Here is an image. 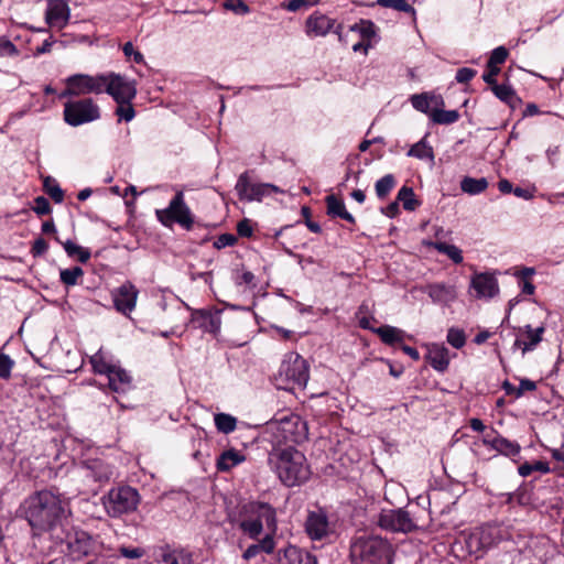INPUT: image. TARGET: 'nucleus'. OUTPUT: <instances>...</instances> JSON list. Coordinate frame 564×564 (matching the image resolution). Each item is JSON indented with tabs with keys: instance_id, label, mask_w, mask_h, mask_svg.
Wrapping results in <instances>:
<instances>
[{
	"instance_id": "nucleus-44",
	"label": "nucleus",
	"mask_w": 564,
	"mask_h": 564,
	"mask_svg": "<svg viewBox=\"0 0 564 564\" xmlns=\"http://www.w3.org/2000/svg\"><path fill=\"white\" fill-rule=\"evenodd\" d=\"M84 275V271L80 267H73L70 269H64L59 272V279L66 286H73L78 283V279Z\"/></svg>"
},
{
	"instance_id": "nucleus-27",
	"label": "nucleus",
	"mask_w": 564,
	"mask_h": 564,
	"mask_svg": "<svg viewBox=\"0 0 564 564\" xmlns=\"http://www.w3.org/2000/svg\"><path fill=\"white\" fill-rule=\"evenodd\" d=\"M274 535L275 534L267 533L263 539L257 540L258 543L249 545L243 552L242 557L248 561L256 557L261 552L272 554L275 549Z\"/></svg>"
},
{
	"instance_id": "nucleus-61",
	"label": "nucleus",
	"mask_w": 564,
	"mask_h": 564,
	"mask_svg": "<svg viewBox=\"0 0 564 564\" xmlns=\"http://www.w3.org/2000/svg\"><path fill=\"white\" fill-rule=\"evenodd\" d=\"M47 249H48L47 242L43 238L40 237L34 240L31 252L34 257H39V256L44 254L47 251Z\"/></svg>"
},
{
	"instance_id": "nucleus-12",
	"label": "nucleus",
	"mask_w": 564,
	"mask_h": 564,
	"mask_svg": "<svg viewBox=\"0 0 564 564\" xmlns=\"http://www.w3.org/2000/svg\"><path fill=\"white\" fill-rule=\"evenodd\" d=\"M378 524L383 530L401 533H410L417 528L410 513L403 509L383 510Z\"/></svg>"
},
{
	"instance_id": "nucleus-23",
	"label": "nucleus",
	"mask_w": 564,
	"mask_h": 564,
	"mask_svg": "<svg viewBox=\"0 0 564 564\" xmlns=\"http://www.w3.org/2000/svg\"><path fill=\"white\" fill-rule=\"evenodd\" d=\"M485 445H489L492 449L506 456H516L520 453V445L500 435L487 434L482 440Z\"/></svg>"
},
{
	"instance_id": "nucleus-33",
	"label": "nucleus",
	"mask_w": 564,
	"mask_h": 564,
	"mask_svg": "<svg viewBox=\"0 0 564 564\" xmlns=\"http://www.w3.org/2000/svg\"><path fill=\"white\" fill-rule=\"evenodd\" d=\"M411 104L414 109L424 112L431 113L430 107L432 104L434 105H443V99L441 97L429 96L427 94L413 95L411 97Z\"/></svg>"
},
{
	"instance_id": "nucleus-64",
	"label": "nucleus",
	"mask_w": 564,
	"mask_h": 564,
	"mask_svg": "<svg viewBox=\"0 0 564 564\" xmlns=\"http://www.w3.org/2000/svg\"><path fill=\"white\" fill-rule=\"evenodd\" d=\"M382 213L390 218L395 217L399 214L398 202H392L391 204H389L384 209H382Z\"/></svg>"
},
{
	"instance_id": "nucleus-4",
	"label": "nucleus",
	"mask_w": 564,
	"mask_h": 564,
	"mask_svg": "<svg viewBox=\"0 0 564 564\" xmlns=\"http://www.w3.org/2000/svg\"><path fill=\"white\" fill-rule=\"evenodd\" d=\"M229 519L232 525L252 540H259L264 525L269 531L268 533L275 534L278 529L275 509L267 502L250 501L243 503L238 512L230 516Z\"/></svg>"
},
{
	"instance_id": "nucleus-7",
	"label": "nucleus",
	"mask_w": 564,
	"mask_h": 564,
	"mask_svg": "<svg viewBox=\"0 0 564 564\" xmlns=\"http://www.w3.org/2000/svg\"><path fill=\"white\" fill-rule=\"evenodd\" d=\"M158 220L165 227H171L177 223L183 228L189 230L194 225V218L189 207L184 202V194L178 191L164 209H156Z\"/></svg>"
},
{
	"instance_id": "nucleus-48",
	"label": "nucleus",
	"mask_w": 564,
	"mask_h": 564,
	"mask_svg": "<svg viewBox=\"0 0 564 564\" xmlns=\"http://www.w3.org/2000/svg\"><path fill=\"white\" fill-rule=\"evenodd\" d=\"M447 343L454 348L459 349L466 343V336L463 329L451 327L447 332Z\"/></svg>"
},
{
	"instance_id": "nucleus-51",
	"label": "nucleus",
	"mask_w": 564,
	"mask_h": 564,
	"mask_svg": "<svg viewBox=\"0 0 564 564\" xmlns=\"http://www.w3.org/2000/svg\"><path fill=\"white\" fill-rule=\"evenodd\" d=\"M508 50L505 46H498L492 52L487 62V66H499L503 64L508 57Z\"/></svg>"
},
{
	"instance_id": "nucleus-30",
	"label": "nucleus",
	"mask_w": 564,
	"mask_h": 564,
	"mask_svg": "<svg viewBox=\"0 0 564 564\" xmlns=\"http://www.w3.org/2000/svg\"><path fill=\"white\" fill-rule=\"evenodd\" d=\"M246 460V456L234 448L227 449L220 454L217 459V469L219 471H229L231 468Z\"/></svg>"
},
{
	"instance_id": "nucleus-52",
	"label": "nucleus",
	"mask_w": 564,
	"mask_h": 564,
	"mask_svg": "<svg viewBox=\"0 0 564 564\" xmlns=\"http://www.w3.org/2000/svg\"><path fill=\"white\" fill-rule=\"evenodd\" d=\"M225 9L232 11L236 14L245 15L250 12L249 7L242 0H231L224 3Z\"/></svg>"
},
{
	"instance_id": "nucleus-5",
	"label": "nucleus",
	"mask_w": 564,
	"mask_h": 564,
	"mask_svg": "<svg viewBox=\"0 0 564 564\" xmlns=\"http://www.w3.org/2000/svg\"><path fill=\"white\" fill-rule=\"evenodd\" d=\"M392 546L383 538L361 533L352 538L349 557L352 564H391Z\"/></svg>"
},
{
	"instance_id": "nucleus-35",
	"label": "nucleus",
	"mask_w": 564,
	"mask_h": 564,
	"mask_svg": "<svg viewBox=\"0 0 564 564\" xmlns=\"http://www.w3.org/2000/svg\"><path fill=\"white\" fill-rule=\"evenodd\" d=\"M429 245L440 253L446 254L454 263L459 264L463 262V253L458 247L443 241H433Z\"/></svg>"
},
{
	"instance_id": "nucleus-9",
	"label": "nucleus",
	"mask_w": 564,
	"mask_h": 564,
	"mask_svg": "<svg viewBox=\"0 0 564 564\" xmlns=\"http://www.w3.org/2000/svg\"><path fill=\"white\" fill-rule=\"evenodd\" d=\"M107 74L96 76L87 74H75L66 78V89L59 95L61 98L68 96H80L88 94H101L105 90Z\"/></svg>"
},
{
	"instance_id": "nucleus-49",
	"label": "nucleus",
	"mask_w": 564,
	"mask_h": 564,
	"mask_svg": "<svg viewBox=\"0 0 564 564\" xmlns=\"http://www.w3.org/2000/svg\"><path fill=\"white\" fill-rule=\"evenodd\" d=\"M350 31L359 32L364 39H370L375 35V24L369 20H360L350 26Z\"/></svg>"
},
{
	"instance_id": "nucleus-53",
	"label": "nucleus",
	"mask_w": 564,
	"mask_h": 564,
	"mask_svg": "<svg viewBox=\"0 0 564 564\" xmlns=\"http://www.w3.org/2000/svg\"><path fill=\"white\" fill-rule=\"evenodd\" d=\"M14 361L6 354L0 352V379H9Z\"/></svg>"
},
{
	"instance_id": "nucleus-36",
	"label": "nucleus",
	"mask_w": 564,
	"mask_h": 564,
	"mask_svg": "<svg viewBox=\"0 0 564 564\" xmlns=\"http://www.w3.org/2000/svg\"><path fill=\"white\" fill-rule=\"evenodd\" d=\"M488 187V182L485 177L474 178L465 176L460 181V189L469 195H477L482 193Z\"/></svg>"
},
{
	"instance_id": "nucleus-11",
	"label": "nucleus",
	"mask_w": 564,
	"mask_h": 564,
	"mask_svg": "<svg viewBox=\"0 0 564 564\" xmlns=\"http://www.w3.org/2000/svg\"><path fill=\"white\" fill-rule=\"evenodd\" d=\"M279 377L292 387L303 388L310 378L308 365L302 356L292 352L281 364Z\"/></svg>"
},
{
	"instance_id": "nucleus-38",
	"label": "nucleus",
	"mask_w": 564,
	"mask_h": 564,
	"mask_svg": "<svg viewBox=\"0 0 564 564\" xmlns=\"http://www.w3.org/2000/svg\"><path fill=\"white\" fill-rule=\"evenodd\" d=\"M90 364L93 366V369L96 373L102 375L106 378H108L112 370H115L118 365L110 364L106 361L101 352H97L90 358Z\"/></svg>"
},
{
	"instance_id": "nucleus-37",
	"label": "nucleus",
	"mask_w": 564,
	"mask_h": 564,
	"mask_svg": "<svg viewBox=\"0 0 564 564\" xmlns=\"http://www.w3.org/2000/svg\"><path fill=\"white\" fill-rule=\"evenodd\" d=\"M408 156H413L420 160H429L433 162V148L427 144L425 139H422L410 148V150L408 151Z\"/></svg>"
},
{
	"instance_id": "nucleus-6",
	"label": "nucleus",
	"mask_w": 564,
	"mask_h": 564,
	"mask_svg": "<svg viewBox=\"0 0 564 564\" xmlns=\"http://www.w3.org/2000/svg\"><path fill=\"white\" fill-rule=\"evenodd\" d=\"M101 500L107 514L111 518H118L134 511L139 505L140 496L134 488L123 486L110 489Z\"/></svg>"
},
{
	"instance_id": "nucleus-57",
	"label": "nucleus",
	"mask_w": 564,
	"mask_h": 564,
	"mask_svg": "<svg viewBox=\"0 0 564 564\" xmlns=\"http://www.w3.org/2000/svg\"><path fill=\"white\" fill-rule=\"evenodd\" d=\"M118 552L121 556L127 558H140L144 555L145 551L142 547H130V546H120Z\"/></svg>"
},
{
	"instance_id": "nucleus-16",
	"label": "nucleus",
	"mask_w": 564,
	"mask_h": 564,
	"mask_svg": "<svg viewBox=\"0 0 564 564\" xmlns=\"http://www.w3.org/2000/svg\"><path fill=\"white\" fill-rule=\"evenodd\" d=\"M305 531L312 540L319 541L332 532L327 514L323 510L310 511L305 521Z\"/></svg>"
},
{
	"instance_id": "nucleus-28",
	"label": "nucleus",
	"mask_w": 564,
	"mask_h": 564,
	"mask_svg": "<svg viewBox=\"0 0 564 564\" xmlns=\"http://www.w3.org/2000/svg\"><path fill=\"white\" fill-rule=\"evenodd\" d=\"M161 561L164 564H193L192 554L182 549L165 546L161 550Z\"/></svg>"
},
{
	"instance_id": "nucleus-15",
	"label": "nucleus",
	"mask_w": 564,
	"mask_h": 564,
	"mask_svg": "<svg viewBox=\"0 0 564 564\" xmlns=\"http://www.w3.org/2000/svg\"><path fill=\"white\" fill-rule=\"evenodd\" d=\"M305 31L308 36H326L334 31L338 35V40L343 41V24L336 23V20L321 12H314L306 19Z\"/></svg>"
},
{
	"instance_id": "nucleus-2",
	"label": "nucleus",
	"mask_w": 564,
	"mask_h": 564,
	"mask_svg": "<svg viewBox=\"0 0 564 564\" xmlns=\"http://www.w3.org/2000/svg\"><path fill=\"white\" fill-rule=\"evenodd\" d=\"M268 464L288 487L301 485L311 476L305 455L293 445L270 449Z\"/></svg>"
},
{
	"instance_id": "nucleus-42",
	"label": "nucleus",
	"mask_w": 564,
	"mask_h": 564,
	"mask_svg": "<svg viewBox=\"0 0 564 564\" xmlns=\"http://www.w3.org/2000/svg\"><path fill=\"white\" fill-rule=\"evenodd\" d=\"M215 425L221 433L229 434L235 431L237 426V420L230 414L218 413L215 415Z\"/></svg>"
},
{
	"instance_id": "nucleus-47",
	"label": "nucleus",
	"mask_w": 564,
	"mask_h": 564,
	"mask_svg": "<svg viewBox=\"0 0 564 564\" xmlns=\"http://www.w3.org/2000/svg\"><path fill=\"white\" fill-rule=\"evenodd\" d=\"M377 4L383 8H391L400 12L414 14L415 10L406 0H377Z\"/></svg>"
},
{
	"instance_id": "nucleus-22",
	"label": "nucleus",
	"mask_w": 564,
	"mask_h": 564,
	"mask_svg": "<svg viewBox=\"0 0 564 564\" xmlns=\"http://www.w3.org/2000/svg\"><path fill=\"white\" fill-rule=\"evenodd\" d=\"M471 286L479 297H492L499 292L497 279L489 273L475 274L471 279Z\"/></svg>"
},
{
	"instance_id": "nucleus-29",
	"label": "nucleus",
	"mask_w": 564,
	"mask_h": 564,
	"mask_svg": "<svg viewBox=\"0 0 564 564\" xmlns=\"http://www.w3.org/2000/svg\"><path fill=\"white\" fill-rule=\"evenodd\" d=\"M327 215L332 217H339L347 220L350 224H355L354 216L347 212L344 202L337 198L335 195H328L326 197Z\"/></svg>"
},
{
	"instance_id": "nucleus-63",
	"label": "nucleus",
	"mask_w": 564,
	"mask_h": 564,
	"mask_svg": "<svg viewBox=\"0 0 564 564\" xmlns=\"http://www.w3.org/2000/svg\"><path fill=\"white\" fill-rule=\"evenodd\" d=\"M253 281H254V275L252 272L250 271H245L241 273V275L237 279V284H247V285H252L254 286L253 284Z\"/></svg>"
},
{
	"instance_id": "nucleus-21",
	"label": "nucleus",
	"mask_w": 564,
	"mask_h": 564,
	"mask_svg": "<svg viewBox=\"0 0 564 564\" xmlns=\"http://www.w3.org/2000/svg\"><path fill=\"white\" fill-rule=\"evenodd\" d=\"M279 561L281 564H317L315 555L294 545L280 551Z\"/></svg>"
},
{
	"instance_id": "nucleus-54",
	"label": "nucleus",
	"mask_w": 564,
	"mask_h": 564,
	"mask_svg": "<svg viewBox=\"0 0 564 564\" xmlns=\"http://www.w3.org/2000/svg\"><path fill=\"white\" fill-rule=\"evenodd\" d=\"M32 209L40 216L47 215L52 212L50 202L44 196H37L34 199V206L32 207Z\"/></svg>"
},
{
	"instance_id": "nucleus-34",
	"label": "nucleus",
	"mask_w": 564,
	"mask_h": 564,
	"mask_svg": "<svg viewBox=\"0 0 564 564\" xmlns=\"http://www.w3.org/2000/svg\"><path fill=\"white\" fill-rule=\"evenodd\" d=\"M55 240L63 245L68 257L76 258L82 263H86L90 259V251L76 245L72 240L62 242L58 237H55Z\"/></svg>"
},
{
	"instance_id": "nucleus-59",
	"label": "nucleus",
	"mask_w": 564,
	"mask_h": 564,
	"mask_svg": "<svg viewBox=\"0 0 564 564\" xmlns=\"http://www.w3.org/2000/svg\"><path fill=\"white\" fill-rule=\"evenodd\" d=\"M477 72L473 68L463 67L459 68L456 73V80L458 83L465 84L468 83L470 79H473L476 76Z\"/></svg>"
},
{
	"instance_id": "nucleus-26",
	"label": "nucleus",
	"mask_w": 564,
	"mask_h": 564,
	"mask_svg": "<svg viewBox=\"0 0 564 564\" xmlns=\"http://www.w3.org/2000/svg\"><path fill=\"white\" fill-rule=\"evenodd\" d=\"M107 380L109 389L116 393H124L131 388V376L119 365Z\"/></svg>"
},
{
	"instance_id": "nucleus-14",
	"label": "nucleus",
	"mask_w": 564,
	"mask_h": 564,
	"mask_svg": "<svg viewBox=\"0 0 564 564\" xmlns=\"http://www.w3.org/2000/svg\"><path fill=\"white\" fill-rule=\"evenodd\" d=\"M236 191L240 199L248 202L261 200L262 197L269 195L270 192H280L273 184L269 183H251L248 173H242L236 184Z\"/></svg>"
},
{
	"instance_id": "nucleus-56",
	"label": "nucleus",
	"mask_w": 564,
	"mask_h": 564,
	"mask_svg": "<svg viewBox=\"0 0 564 564\" xmlns=\"http://www.w3.org/2000/svg\"><path fill=\"white\" fill-rule=\"evenodd\" d=\"M17 46L8 39L0 37V56L18 55Z\"/></svg>"
},
{
	"instance_id": "nucleus-39",
	"label": "nucleus",
	"mask_w": 564,
	"mask_h": 564,
	"mask_svg": "<svg viewBox=\"0 0 564 564\" xmlns=\"http://www.w3.org/2000/svg\"><path fill=\"white\" fill-rule=\"evenodd\" d=\"M430 118L437 124H452L459 119V113L457 110L434 109L431 111Z\"/></svg>"
},
{
	"instance_id": "nucleus-17",
	"label": "nucleus",
	"mask_w": 564,
	"mask_h": 564,
	"mask_svg": "<svg viewBox=\"0 0 564 564\" xmlns=\"http://www.w3.org/2000/svg\"><path fill=\"white\" fill-rule=\"evenodd\" d=\"M70 19V9L64 0H48L45 21L50 26L64 29Z\"/></svg>"
},
{
	"instance_id": "nucleus-20",
	"label": "nucleus",
	"mask_w": 564,
	"mask_h": 564,
	"mask_svg": "<svg viewBox=\"0 0 564 564\" xmlns=\"http://www.w3.org/2000/svg\"><path fill=\"white\" fill-rule=\"evenodd\" d=\"M502 539L501 530L497 525L486 524L471 535V542L476 543L477 550H489Z\"/></svg>"
},
{
	"instance_id": "nucleus-10",
	"label": "nucleus",
	"mask_w": 564,
	"mask_h": 564,
	"mask_svg": "<svg viewBox=\"0 0 564 564\" xmlns=\"http://www.w3.org/2000/svg\"><path fill=\"white\" fill-rule=\"evenodd\" d=\"M61 542L65 544V552L73 560H80L84 556L97 551L98 542L86 531L78 528H72L65 532Z\"/></svg>"
},
{
	"instance_id": "nucleus-19",
	"label": "nucleus",
	"mask_w": 564,
	"mask_h": 564,
	"mask_svg": "<svg viewBox=\"0 0 564 564\" xmlns=\"http://www.w3.org/2000/svg\"><path fill=\"white\" fill-rule=\"evenodd\" d=\"M137 296L138 290L133 284L130 282L122 284L113 295L116 308L123 314L132 312L135 307Z\"/></svg>"
},
{
	"instance_id": "nucleus-18",
	"label": "nucleus",
	"mask_w": 564,
	"mask_h": 564,
	"mask_svg": "<svg viewBox=\"0 0 564 564\" xmlns=\"http://www.w3.org/2000/svg\"><path fill=\"white\" fill-rule=\"evenodd\" d=\"M85 477L100 485L108 482L113 476V467L102 459H88L84 463Z\"/></svg>"
},
{
	"instance_id": "nucleus-62",
	"label": "nucleus",
	"mask_w": 564,
	"mask_h": 564,
	"mask_svg": "<svg viewBox=\"0 0 564 564\" xmlns=\"http://www.w3.org/2000/svg\"><path fill=\"white\" fill-rule=\"evenodd\" d=\"M535 389H536L535 382H533L529 379H522L517 389L516 398H520L524 391H533Z\"/></svg>"
},
{
	"instance_id": "nucleus-60",
	"label": "nucleus",
	"mask_w": 564,
	"mask_h": 564,
	"mask_svg": "<svg viewBox=\"0 0 564 564\" xmlns=\"http://www.w3.org/2000/svg\"><path fill=\"white\" fill-rule=\"evenodd\" d=\"M487 72L482 75V79L485 83L490 85L491 87L497 84L496 83V76L500 73L499 66H487Z\"/></svg>"
},
{
	"instance_id": "nucleus-31",
	"label": "nucleus",
	"mask_w": 564,
	"mask_h": 564,
	"mask_svg": "<svg viewBox=\"0 0 564 564\" xmlns=\"http://www.w3.org/2000/svg\"><path fill=\"white\" fill-rule=\"evenodd\" d=\"M525 335L528 337V341H522L521 339H516L514 346L522 348V352L525 354L535 348V346L542 340V335L544 333V327H538L533 329L530 325L524 327Z\"/></svg>"
},
{
	"instance_id": "nucleus-8",
	"label": "nucleus",
	"mask_w": 564,
	"mask_h": 564,
	"mask_svg": "<svg viewBox=\"0 0 564 564\" xmlns=\"http://www.w3.org/2000/svg\"><path fill=\"white\" fill-rule=\"evenodd\" d=\"M100 109L91 98L67 101L64 105V120L72 127H78L99 119Z\"/></svg>"
},
{
	"instance_id": "nucleus-55",
	"label": "nucleus",
	"mask_w": 564,
	"mask_h": 564,
	"mask_svg": "<svg viewBox=\"0 0 564 564\" xmlns=\"http://www.w3.org/2000/svg\"><path fill=\"white\" fill-rule=\"evenodd\" d=\"M236 242H237V237L235 235L223 234L215 239L214 247L216 249H223L226 247H231V246L236 245Z\"/></svg>"
},
{
	"instance_id": "nucleus-43",
	"label": "nucleus",
	"mask_w": 564,
	"mask_h": 564,
	"mask_svg": "<svg viewBox=\"0 0 564 564\" xmlns=\"http://www.w3.org/2000/svg\"><path fill=\"white\" fill-rule=\"evenodd\" d=\"M395 186V178L392 174H387L376 182L375 189L378 198L384 199Z\"/></svg>"
},
{
	"instance_id": "nucleus-50",
	"label": "nucleus",
	"mask_w": 564,
	"mask_h": 564,
	"mask_svg": "<svg viewBox=\"0 0 564 564\" xmlns=\"http://www.w3.org/2000/svg\"><path fill=\"white\" fill-rule=\"evenodd\" d=\"M117 104L118 107L116 109V115L119 117V120H124L127 122L131 121L135 116V111L131 101H122Z\"/></svg>"
},
{
	"instance_id": "nucleus-13",
	"label": "nucleus",
	"mask_w": 564,
	"mask_h": 564,
	"mask_svg": "<svg viewBox=\"0 0 564 564\" xmlns=\"http://www.w3.org/2000/svg\"><path fill=\"white\" fill-rule=\"evenodd\" d=\"M106 83L104 91L109 94L116 102L132 101L135 97L137 88L134 82L121 75L115 73L107 74Z\"/></svg>"
},
{
	"instance_id": "nucleus-25",
	"label": "nucleus",
	"mask_w": 564,
	"mask_h": 564,
	"mask_svg": "<svg viewBox=\"0 0 564 564\" xmlns=\"http://www.w3.org/2000/svg\"><path fill=\"white\" fill-rule=\"evenodd\" d=\"M425 292L434 303L448 304L456 299L455 288L445 283L429 284Z\"/></svg>"
},
{
	"instance_id": "nucleus-40",
	"label": "nucleus",
	"mask_w": 564,
	"mask_h": 564,
	"mask_svg": "<svg viewBox=\"0 0 564 564\" xmlns=\"http://www.w3.org/2000/svg\"><path fill=\"white\" fill-rule=\"evenodd\" d=\"M43 187L45 193L57 204L64 200V192L55 178L46 176L43 180Z\"/></svg>"
},
{
	"instance_id": "nucleus-41",
	"label": "nucleus",
	"mask_w": 564,
	"mask_h": 564,
	"mask_svg": "<svg viewBox=\"0 0 564 564\" xmlns=\"http://www.w3.org/2000/svg\"><path fill=\"white\" fill-rule=\"evenodd\" d=\"M398 202H401L405 210H414L419 206V200L415 199V195L412 187L402 186L398 193Z\"/></svg>"
},
{
	"instance_id": "nucleus-1",
	"label": "nucleus",
	"mask_w": 564,
	"mask_h": 564,
	"mask_svg": "<svg viewBox=\"0 0 564 564\" xmlns=\"http://www.w3.org/2000/svg\"><path fill=\"white\" fill-rule=\"evenodd\" d=\"M33 535L52 533L63 527L70 514L69 499L53 489H43L30 495L20 506Z\"/></svg>"
},
{
	"instance_id": "nucleus-46",
	"label": "nucleus",
	"mask_w": 564,
	"mask_h": 564,
	"mask_svg": "<svg viewBox=\"0 0 564 564\" xmlns=\"http://www.w3.org/2000/svg\"><path fill=\"white\" fill-rule=\"evenodd\" d=\"M491 90L497 98H499L501 101L510 104V105L512 104V101L516 97L514 90L512 89V87L510 85H507V84H501V85L495 84L491 87Z\"/></svg>"
},
{
	"instance_id": "nucleus-3",
	"label": "nucleus",
	"mask_w": 564,
	"mask_h": 564,
	"mask_svg": "<svg viewBox=\"0 0 564 564\" xmlns=\"http://www.w3.org/2000/svg\"><path fill=\"white\" fill-rule=\"evenodd\" d=\"M263 440L271 444V449L297 445L307 440L306 422L295 413H276L263 429Z\"/></svg>"
},
{
	"instance_id": "nucleus-58",
	"label": "nucleus",
	"mask_w": 564,
	"mask_h": 564,
	"mask_svg": "<svg viewBox=\"0 0 564 564\" xmlns=\"http://www.w3.org/2000/svg\"><path fill=\"white\" fill-rule=\"evenodd\" d=\"M237 232L240 237H246V238L251 237L253 234V228H252L251 221L247 218L240 220L237 224Z\"/></svg>"
},
{
	"instance_id": "nucleus-45",
	"label": "nucleus",
	"mask_w": 564,
	"mask_h": 564,
	"mask_svg": "<svg viewBox=\"0 0 564 564\" xmlns=\"http://www.w3.org/2000/svg\"><path fill=\"white\" fill-rule=\"evenodd\" d=\"M519 474L522 476V477H528L530 476L533 471H540L542 474H547L550 471V467H549V464L545 463V462H542V460H538V462H534L532 464L530 463H524L522 464L519 469H518Z\"/></svg>"
},
{
	"instance_id": "nucleus-24",
	"label": "nucleus",
	"mask_w": 564,
	"mask_h": 564,
	"mask_svg": "<svg viewBox=\"0 0 564 564\" xmlns=\"http://www.w3.org/2000/svg\"><path fill=\"white\" fill-rule=\"evenodd\" d=\"M426 359L437 371H445L449 365L448 349L441 344H432L427 347Z\"/></svg>"
},
{
	"instance_id": "nucleus-32",
	"label": "nucleus",
	"mask_w": 564,
	"mask_h": 564,
	"mask_svg": "<svg viewBox=\"0 0 564 564\" xmlns=\"http://www.w3.org/2000/svg\"><path fill=\"white\" fill-rule=\"evenodd\" d=\"M375 333L384 344L390 346L402 343L405 337V333L402 329L389 325L377 328Z\"/></svg>"
}]
</instances>
